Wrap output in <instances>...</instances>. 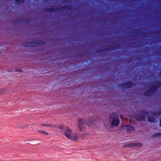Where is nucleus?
<instances>
[{"label":"nucleus","instance_id":"dca6fc26","mask_svg":"<svg viewBox=\"0 0 161 161\" xmlns=\"http://www.w3.org/2000/svg\"><path fill=\"white\" fill-rule=\"evenodd\" d=\"M147 120L149 122H153L154 120L153 118L151 116L148 117L147 118Z\"/></svg>","mask_w":161,"mask_h":161},{"label":"nucleus","instance_id":"4be33fe9","mask_svg":"<svg viewBox=\"0 0 161 161\" xmlns=\"http://www.w3.org/2000/svg\"><path fill=\"white\" fill-rule=\"evenodd\" d=\"M3 89H0V93H2L3 92Z\"/></svg>","mask_w":161,"mask_h":161},{"label":"nucleus","instance_id":"f3484780","mask_svg":"<svg viewBox=\"0 0 161 161\" xmlns=\"http://www.w3.org/2000/svg\"><path fill=\"white\" fill-rule=\"evenodd\" d=\"M16 127L19 129H23L24 127H23L22 125L20 124H17Z\"/></svg>","mask_w":161,"mask_h":161},{"label":"nucleus","instance_id":"9b49d317","mask_svg":"<svg viewBox=\"0 0 161 161\" xmlns=\"http://www.w3.org/2000/svg\"><path fill=\"white\" fill-rule=\"evenodd\" d=\"M133 85V83L130 81L127 82L126 83L121 84L119 85V86L125 88H130Z\"/></svg>","mask_w":161,"mask_h":161},{"label":"nucleus","instance_id":"4468645a","mask_svg":"<svg viewBox=\"0 0 161 161\" xmlns=\"http://www.w3.org/2000/svg\"><path fill=\"white\" fill-rule=\"evenodd\" d=\"M161 136V133H158L154 134L151 137L153 138H156V137H158Z\"/></svg>","mask_w":161,"mask_h":161},{"label":"nucleus","instance_id":"1a4fd4ad","mask_svg":"<svg viewBox=\"0 0 161 161\" xmlns=\"http://www.w3.org/2000/svg\"><path fill=\"white\" fill-rule=\"evenodd\" d=\"M78 127L79 128L80 131H82L84 129V127L83 126V125L86 124V122L82 119H79L78 120Z\"/></svg>","mask_w":161,"mask_h":161},{"label":"nucleus","instance_id":"f03ea898","mask_svg":"<svg viewBox=\"0 0 161 161\" xmlns=\"http://www.w3.org/2000/svg\"><path fill=\"white\" fill-rule=\"evenodd\" d=\"M109 120L111 122V126H116L119 124V114L117 113H113L109 116Z\"/></svg>","mask_w":161,"mask_h":161},{"label":"nucleus","instance_id":"a211bd4d","mask_svg":"<svg viewBox=\"0 0 161 161\" xmlns=\"http://www.w3.org/2000/svg\"><path fill=\"white\" fill-rule=\"evenodd\" d=\"M39 132H40V133H41L45 135H46V136H47V135H48V133L47 132H46V131H43V130H39Z\"/></svg>","mask_w":161,"mask_h":161},{"label":"nucleus","instance_id":"20e7f679","mask_svg":"<svg viewBox=\"0 0 161 161\" xmlns=\"http://www.w3.org/2000/svg\"><path fill=\"white\" fill-rule=\"evenodd\" d=\"M161 86V81H159L155 85H153L149 90L145 92L144 95L148 96L150 94H152L157 91L158 89Z\"/></svg>","mask_w":161,"mask_h":161},{"label":"nucleus","instance_id":"0eeeda50","mask_svg":"<svg viewBox=\"0 0 161 161\" xmlns=\"http://www.w3.org/2000/svg\"><path fill=\"white\" fill-rule=\"evenodd\" d=\"M29 22V19H18L12 22V24L16 25L17 24H27Z\"/></svg>","mask_w":161,"mask_h":161},{"label":"nucleus","instance_id":"39448f33","mask_svg":"<svg viewBox=\"0 0 161 161\" xmlns=\"http://www.w3.org/2000/svg\"><path fill=\"white\" fill-rule=\"evenodd\" d=\"M139 113L142 115L140 116L139 114H136L135 116V118L136 120L139 121L145 120V118L148 116L149 114L147 112L143 110L140 111Z\"/></svg>","mask_w":161,"mask_h":161},{"label":"nucleus","instance_id":"6ab92c4d","mask_svg":"<svg viewBox=\"0 0 161 161\" xmlns=\"http://www.w3.org/2000/svg\"><path fill=\"white\" fill-rule=\"evenodd\" d=\"M23 125V127H23V128H25L28 127V124H24V125Z\"/></svg>","mask_w":161,"mask_h":161},{"label":"nucleus","instance_id":"9d476101","mask_svg":"<svg viewBox=\"0 0 161 161\" xmlns=\"http://www.w3.org/2000/svg\"><path fill=\"white\" fill-rule=\"evenodd\" d=\"M117 48H118V47L112 46L111 47V48L109 47H107L105 48V49H97L96 50V52L97 53H101L104 52L109 51L111 50V49L114 50H115Z\"/></svg>","mask_w":161,"mask_h":161},{"label":"nucleus","instance_id":"6e6552de","mask_svg":"<svg viewBox=\"0 0 161 161\" xmlns=\"http://www.w3.org/2000/svg\"><path fill=\"white\" fill-rule=\"evenodd\" d=\"M143 146V144L140 142H136L130 143L125 144L124 145L123 147H141Z\"/></svg>","mask_w":161,"mask_h":161},{"label":"nucleus","instance_id":"5701e85b","mask_svg":"<svg viewBox=\"0 0 161 161\" xmlns=\"http://www.w3.org/2000/svg\"><path fill=\"white\" fill-rule=\"evenodd\" d=\"M159 125H160V126L161 127V117L160 118V121Z\"/></svg>","mask_w":161,"mask_h":161},{"label":"nucleus","instance_id":"412c9836","mask_svg":"<svg viewBox=\"0 0 161 161\" xmlns=\"http://www.w3.org/2000/svg\"><path fill=\"white\" fill-rule=\"evenodd\" d=\"M17 71L19 72H22V70L21 69H19L17 70Z\"/></svg>","mask_w":161,"mask_h":161},{"label":"nucleus","instance_id":"423d86ee","mask_svg":"<svg viewBox=\"0 0 161 161\" xmlns=\"http://www.w3.org/2000/svg\"><path fill=\"white\" fill-rule=\"evenodd\" d=\"M64 135L68 138L71 139L72 141L77 140L78 138L76 135L71 136V130L68 127H66L65 130L64 131Z\"/></svg>","mask_w":161,"mask_h":161},{"label":"nucleus","instance_id":"2eb2a0df","mask_svg":"<svg viewBox=\"0 0 161 161\" xmlns=\"http://www.w3.org/2000/svg\"><path fill=\"white\" fill-rule=\"evenodd\" d=\"M15 3L19 5L20 3H24V0H15Z\"/></svg>","mask_w":161,"mask_h":161},{"label":"nucleus","instance_id":"393cba45","mask_svg":"<svg viewBox=\"0 0 161 161\" xmlns=\"http://www.w3.org/2000/svg\"><path fill=\"white\" fill-rule=\"evenodd\" d=\"M69 0H65V2L69 1Z\"/></svg>","mask_w":161,"mask_h":161},{"label":"nucleus","instance_id":"f257e3e1","mask_svg":"<svg viewBox=\"0 0 161 161\" xmlns=\"http://www.w3.org/2000/svg\"><path fill=\"white\" fill-rule=\"evenodd\" d=\"M66 9L68 10H71L72 7L69 5H64L60 8H55L53 7L50 8H44V10L47 12H60L62 10Z\"/></svg>","mask_w":161,"mask_h":161},{"label":"nucleus","instance_id":"7ed1b4c3","mask_svg":"<svg viewBox=\"0 0 161 161\" xmlns=\"http://www.w3.org/2000/svg\"><path fill=\"white\" fill-rule=\"evenodd\" d=\"M46 42L42 41L35 40L31 42H24L23 45L26 47H33L44 45Z\"/></svg>","mask_w":161,"mask_h":161},{"label":"nucleus","instance_id":"b1692460","mask_svg":"<svg viewBox=\"0 0 161 161\" xmlns=\"http://www.w3.org/2000/svg\"><path fill=\"white\" fill-rule=\"evenodd\" d=\"M137 31H138V32L139 33H139V31H140L139 29L138 30H137Z\"/></svg>","mask_w":161,"mask_h":161},{"label":"nucleus","instance_id":"f8f14e48","mask_svg":"<svg viewBox=\"0 0 161 161\" xmlns=\"http://www.w3.org/2000/svg\"><path fill=\"white\" fill-rule=\"evenodd\" d=\"M124 127H126L125 129L126 130L127 132L128 133H130L131 132L135 130V128L130 125H126Z\"/></svg>","mask_w":161,"mask_h":161},{"label":"nucleus","instance_id":"aec40b11","mask_svg":"<svg viewBox=\"0 0 161 161\" xmlns=\"http://www.w3.org/2000/svg\"><path fill=\"white\" fill-rule=\"evenodd\" d=\"M59 128L60 129H61V130H62V131H63L64 132V131L65 130V129H65L64 130H63V129H63V128H62V127H61V126H60V125H59Z\"/></svg>","mask_w":161,"mask_h":161},{"label":"nucleus","instance_id":"ddd939ff","mask_svg":"<svg viewBox=\"0 0 161 161\" xmlns=\"http://www.w3.org/2000/svg\"><path fill=\"white\" fill-rule=\"evenodd\" d=\"M41 126H47L50 127H53L55 126V125L53 124H42Z\"/></svg>","mask_w":161,"mask_h":161}]
</instances>
